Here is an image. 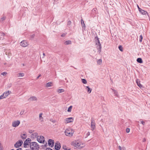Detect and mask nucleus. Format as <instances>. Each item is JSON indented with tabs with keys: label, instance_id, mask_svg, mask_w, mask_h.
<instances>
[{
	"label": "nucleus",
	"instance_id": "nucleus-26",
	"mask_svg": "<svg viewBox=\"0 0 150 150\" xmlns=\"http://www.w3.org/2000/svg\"><path fill=\"white\" fill-rule=\"evenodd\" d=\"M81 23L82 27H85V24L84 23L83 21V19H81Z\"/></svg>",
	"mask_w": 150,
	"mask_h": 150
},
{
	"label": "nucleus",
	"instance_id": "nucleus-11",
	"mask_svg": "<svg viewBox=\"0 0 150 150\" xmlns=\"http://www.w3.org/2000/svg\"><path fill=\"white\" fill-rule=\"evenodd\" d=\"M20 45L23 47H25L28 45V44L26 41L23 40L21 42Z\"/></svg>",
	"mask_w": 150,
	"mask_h": 150
},
{
	"label": "nucleus",
	"instance_id": "nucleus-63",
	"mask_svg": "<svg viewBox=\"0 0 150 150\" xmlns=\"http://www.w3.org/2000/svg\"><path fill=\"white\" fill-rule=\"evenodd\" d=\"M6 54H7L6 53Z\"/></svg>",
	"mask_w": 150,
	"mask_h": 150
},
{
	"label": "nucleus",
	"instance_id": "nucleus-12",
	"mask_svg": "<svg viewBox=\"0 0 150 150\" xmlns=\"http://www.w3.org/2000/svg\"><path fill=\"white\" fill-rule=\"evenodd\" d=\"M74 119L72 117H69L65 119V123H67L71 122L73 121Z\"/></svg>",
	"mask_w": 150,
	"mask_h": 150
},
{
	"label": "nucleus",
	"instance_id": "nucleus-16",
	"mask_svg": "<svg viewBox=\"0 0 150 150\" xmlns=\"http://www.w3.org/2000/svg\"><path fill=\"white\" fill-rule=\"evenodd\" d=\"M136 83L137 84V85L141 88L142 87V85L140 83V81L139 79H137L136 81Z\"/></svg>",
	"mask_w": 150,
	"mask_h": 150
},
{
	"label": "nucleus",
	"instance_id": "nucleus-54",
	"mask_svg": "<svg viewBox=\"0 0 150 150\" xmlns=\"http://www.w3.org/2000/svg\"><path fill=\"white\" fill-rule=\"evenodd\" d=\"M11 84H10L8 85V86L9 87H10L11 86Z\"/></svg>",
	"mask_w": 150,
	"mask_h": 150
},
{
	"label": "nucleus",
	"instance_id": "nucleus-60",
	"mask_svg": "<svg viewBox=\"0 0 150 150\" xmlns=\"http://www.w3.org/2000/svg\"><path fill=\"white\" fill-rule=\"evenodd\" d=\"M23 66H24V65H25V64H23Z\"/></svg>",
	"mask_w": 150,
	"mask_h": 150
},
{
	"label": "nucleus",
	"instance_id": "nucleus-51",
	"mask_svg": "<svg viewBox=\"0 0 150 150\" xmlns=\"http://www.w3.org/2000/svg\"><path fill=\"white\" fill-rule=\"evenodd\" d=\"M146 141V139L145 138H144L143 140V142H144Z\"/></svg>",
	"mask_w": 150,
	"mask_h": 150
},
{
	"label": "nucleus",
	"instance_id": "nucleus-49",
	"mask_svg": "<svg viewBox=\"0 0 150 150\" xmlns=\"http://www.w3.org/2000/svg\"><path fill=\"white\" fill-rule=\"evenodd\" d=\"M96 9H94V8H93V10H92V11L93 12H94L95 11H96Z\"/></svg>",
	"mask_w": 150,
	"mask_h": 150
},
{
	"label": "nucleus",
	"instance_id": "nucleus-25",
	"mask_svg": "<svg viewBox=\"0 0 150 150\" xmlns=\"http://www.w3.org/2000/svg\"><path fill=\"white\" fill-rule=\"evenodd\" d=\"M86 89H87V91L89 93H90L91 91V89L88 86H86Z\"/></svg>",
	"mask_w": 150,
	"mask_h": 150
},
{
	"label": "nucleus",
	"instance_id": "nucleus-3",
	"mask_svg": "<svg viewBox=\"0 0 150 150\" xmlns=\"http://www.w3.org/2000/svg\"><path fill=\"white\" fill-rule=\"evenodd\" d=\"M74 131L70 128L67 129L64 131L65 134L67 136H72L74 133Z\"/></svg>",
	"mask_w": 150,
	"mask_h": 150
},
{
	"label": "nucleus",
	"instance_id": "nucleus-58",
	"mask_svg": "<svg viewBox=\"0 0 150 150\" xmlns=\"http://www.w3.org/2000/svg\"><path fill=\"white\" fill-rule=\"evenodd\" d=\"M10 54H9L8 55V56H10Z\"/></svg>",
	"mask_w": 150,
	"mask_h": 150
},
{
	"label": "nucleus",
	"instance_id": "nucleus-15",
	"mask_svg": "<svg viewBox=\"0 0 150 150\" xmlns=\"http://www.w3.org/2000/svg\"><path fill=\"white\" fill-rule=\"evenodd\" d=\"M5 35V34L3 33L0 32V40H3L4 39V37Z\"/></svg>",
	"mask_w": 150,
	"mask_h": 150
},
{
	"label": "nucleus",
	"instance_id": "nucleus-13",
	"mask_svg": "<svg viewBox=\"0 0 150 150\" xmlns=\"http://www.w3.org/2000/svg\"><path fill=\"white\" fill-rule=\"evenodd\" d=\"M38 134L37 133L35 132L32 134L31 135V137L32 138H35L36 137H38Z\"/></svg>",
	"mask_w": 150,
	"mask_h": 150
},
{
	"label": "nucleus",
	"instance_id": "nucleus-17",
	"mask_svg": "<svg viewBox=\"0 0 150 150\" xmlns=\"http://www.w3.org/2000/svg\"><path fill=\"white\" fill-rule=\"evenodd\" d=\"M29 100L30 101H35L37 100V98L33 96L30 97L29 98Z\"/></svg>",
	"mask_w": 150,
	"mask_h": 150
},
{
	"label": "nucleus",
	"instance_id": "nucleus-21",
	"mask_svg": "<svg viewBox=\"0 0 150 150\" xmlns=\"http://www.w3.org/2000/svg\"><path fill=\"white\" fill-rule=\"evenodd\" d=\"M21 137L23 139H26L27 137V135L26 134H21Z\"/></svg>",
	"mask_w": 150,
	"mask_h": 150
},
{
	"label": "nucleus",
	"instance_id": "nucleus-56",
	"mask_svg": "<svg viewBox=\"0 0 150 150\" xmlns=\"http://www.w3.org/2000/svg\"><path fill=\"white\" fill-rule=\"evenodd\" d=\"M43 55H44V56L45 55V54L44 53H43Z\"/></svg>",
	"mask_w": 150,
	"mask_h": 150
},
{
	"label": "nucleus",
	"instance_id": "nucleus-52",
	"mask_svg": "<svg viewBox=\"0 0 150 150\" xmlns=\"http://www.w3.org/2000/svg\"><path fill=\"white\" fill-rule=\"evenodd\" d=\"M22 149L21 148H19L16 149V150H22Z\"/></svg>",
	"mask_w": 150,
	"mask_h": 150
},
{
	"label": "nucleus",
	"instance_id": "nucleus-19",
	"mask_svg": "<svg viewBox=\"0 0 150 150\" xmlns=\"http://www.w3.org/2000/svg\"><path fill=\"white\" fill-rule=\"evenodd\" d=\"M97 62L98 64L100 65L102 63V60L101 59H97Z\"/></svg>",
	"mask_w": 150,
	"mask_h": 150
},
{
	"label": "nucleus",
	"instance_id": "nucleus-31",
	"mask_svg": "<svg viewBox=\"0 0 150 150\" xmlns=\"http://www.w3.org/2000/svg\"><path fill=\"white\" fill-rule=\"evenodd\" d=\"M81 81L84 84H86L87 83L86 80L85 79H82Z\"/></svg>",
	"mask_w": 150,
	"mask_h": 150
},
{
	"label": "nucleus",
	"instance_id": "nucleus-46",
	"mask_svg": "<svg viewBox=\"0 0 150 150\" xmlns=\"http://www.w3.org/2000/svg\"><path fill=\"white\" fill-rule=\"evenodd\" d=\"M35 36V35L34 34H33V35H32L31 36V37L32 38H34Z\"/></svg>",
	"mask_w": 150,
	"mask_h": 150
},
{
	"label": "nucleus",
	"instance_id": "nucleus-35",
	"mask_svg": "<svg viewBox=\"0 0 150 150\" xmlns=\"http://www.w3.org/2000/svg\"><path fill=\"white\" fill-rule=\"evenodd\" d=\"M143 39V37L142 35H141L139 36V42H141L142 41V40Z\"/></svg>",
	"mask_w": 150,
	"mask_h": 150
},
{
	"label": "nucleus",
	"instance_id": "nucleus-37",
	"mask_svg": "<svg viewBox=\"0 0 150 150\" xmlns=\"http://www.w3.org/2000/svg\"><path fill=\"white\" fill-rule=\"evenodd\" d=\"M7 74V73L6 72H3L1 73V75L4 76H5Z\"/></svg>",
	"mask_w": 150,
	"mask_h": 150
},
{
	"label": "nucleus",
	"instance_id": "nucleus-24",
	"mask_svg": "<svg viewBox=\"0 0 150 150\" xmlns=\"http://www.w3.org/2000/svg\"><path fill=\"white\" fill-rule=\"evenodd\" d=\"M42 113H40L39 115L40 120H41V122H42L43 121V118L42 117Z\"/></svg>",
	"mask_w": 150,
	"mask_h": 150
},
{
	"label": "nucleus",
	"instance_id": "nucleus-5",
	"mask_svg": "<svg viewBox=\"0 0 150 150\" xmlns=\"http://www.w3.org/2000/svg\"><path fill=\"white\" fill-rule=\"evenodd\" d=\"M37 140L40 143H43L45 141L44 137L42 136H38V137H37Z\"/></svg>",
	"mask_w": 150,
	"mask_h": 150
},
{
	"label": "nucleus",
	"instance_id": "nucleus-43",
	"mask_svg": "<svg viewBox=\"0 0 150 150\" xmlns=\"http://www.w3.org/2000/svg\"><path fill=\"white\" fill-rule=\"evenodd\" d=\"M137 7H138V8L139 9V10L140 12L142 9L141 8H140L138 5L137 6Z\"/></svg>",
	"mask_w": 150,
	"mask_h": 150
},
{
	"label": "nucleus",
	"instance_id": "nucleus-55",
	"mask_svg": "<svg viewBox=\"0 0 150 150\" xmlns=\"http://www.w3.org/2000/svg\"><path fill=\"white\" fill-rule=\"evenodd\" d=\"M45 147H46L47 146V143H46L45 145Z\"/></svg>",
	"mask_w": 150,
	"mask_h": 150
},
{
	"label": "nucleus",
	"instance_id": "nucleus-47",
	"mask_svg": "<svg viewBox=\"0 0 150 150\" xmlns=\"http://www.w3.org/2000/svg\"><path fill=\"white\" fill-rule=\"evenodd\" d=\"M63 148L65 150H67V148L65 146H63Z\"/></svg>",
	"mask_w": 150,
	"mask_h": 150
},
{
	"label": "nucleus",
	"instance_id": "nucleus-27",
	"mask_svg": "<svg viewBox=\"0 0 150 150\" xmlns=\"http://www.w3.org/2000/svg\"><path fill=\"white\" fill-rule=\"evenodd\" d=\"M57 91L58 93H60L64 92V90L63 89H59L57 90Z\"/></svg>",
	"mask_w": 150,
	"mask_h": 150
},
{
	"label": "nucleus",
	"instance_id": "nucleus-1",
	"mask_svg": "<svg viewBox=\"0 0 150 150\" xmlns=\"http://www.w3.org/2000/svg\"><path fill=\"white\" fill-rule=\"evenodd\" d=\"M71 145L74 147L75 149H80L84 147V146H81L80 142L79 140H75L72 142Z\"/></svg>",
	"mask_w": 150,
	"mask_h": 150
},
{
	"label": "nucleus",
	"instance_id": "nucleus-62",
	"mask_svg": "<svg viewBox=\"0 0 150 150\" xmlns=\"http://www.w3.org/2000/svg\"><path fill=\"white\" fill-rule=\"evenodd\" d=\"M42 58H44V57H42Z\"/></svg>",
	"mask_w": 150,
	"mask_h": 150
},
{
	"label": "nucleus",
	"instance_id": "nucleus-61",
	"mask_svg": "<svg viewBox=\"0 0 150 150\" xmlns=\"http://www.w3.org/2000/svg\"><path fill=\"white\" fill-rule=\"evenodd\" d=\"M11 150H14L13 149H12Z\"/></svg>",
	"mask_w": 150,
	"mask_h": 150
},
{
	"label": "nucleus",
	"instance_id": "nucleus-44",
	"mask_svg": "<svg viewBox=\"0 0 150 150\" xmlns=\"http://www.w3.org/2000/svg\"><path fill=\"white\" fill-rule=\"evenodd\" d=\"M141 123L143 125H144L145 124V122L143 121H142L141 122Z\"/></svg>",
	"mask_w": 150,
	"mask_h": 150
},
{
	"label": "nucleus",
	"instance_id": "nucleus-39",
	"mask_svg": "<svg viewBox=\"0 0 150 150\" xmlns=\"http://www.w3.org/2000/svg\"><path fill=\"white\" fill-rule=\"evenodd\" d=\"M24 111H25L24 110H22L21 111V112H20V114L21 115H22L23 114Z\"/></svg>",
	"mask_w": 150,
	"mask_h": 150
},
{
	"label": "nucleus",
	"instance_id": "nucleus-28",
	"mask_svg": "<svg viewBox=\"0 0 150 150\" xmlns=\"http://www.w3.org/2000/svg\"><path fill=\"white\" fill-rule=\"evenodd\" d=\"M24 147H27V146L29 145V144L28 142L26 141V140L24 142Z\"/></svg>",
	"mask_w": 150,
	"mask_h": 150
},
{
	"label": "nucleus",
	"instance_id": "nucleus-9",
	"mask_svg": "<svg viewBox=\"0 0 150 150\" xmlns=\"http://www.w3.org/2000/svg\"><path fill=\"white\" fill-rule=\"evenodd\" d=\"M20 124V121L19 120H17L13 122L12 125L13 127H16L18 126Z\"/></svg>",
	"mask_w": 150,
	"mask_h": 150
},
{
	"label": "nucleus",
	"instance_id": "nucleus-4",
	"mask_svg": "<svg viewBox=\"0 0 150 150\" xmlns=\"http://www.w3.org/2000/svg\"><path fill=\"white\" fill-rule=\"evenodd\" d=\"M97 40H96V47L99 51H100L101 49V45L98 38H97Z\"/></svg>",
	"mask_w": 150,
	"mask_h": 150
},
{
	"label": "nucleus",
	"instance_id": "nucleus-14",
	"mask_svg": "<svg viewBox=\"0 0 150 150\" xmlns=\"http://www.w3.org/2000/svg\"><path fill=\"white\" fill-rule=\"evenodd\" d=\"M140 13L143 15H148V13L147 12L142 9L140 12Z\"/></svg>",
	"mask_w": 150,
	"mask_h": 150
},
{
	"label": "nucleus",
	"instance_id": "nucleus-36",
	"mask_svg": "<svg viewBox=\"0 0 150 150\" xmlns=\"http://www.w3.org/2000/svg\"><path fill=\"white\" fill-rule=\"evenodd\" d=\"M119 50L120 51H122L123 48H122V47L120 45L119 46Z\"/></svg>",
	"mask_w": 150,
	"mask_h": 150
},
{
	"label": "nucleus",
	"instance_id": "nucleus-30",
	"mask_svg": "<svg viewBox=\"0 0 150 150\" xmlns=\"http://www.w3.org/2000/svg\"><path fill=\"white\" fill-rule=\"evenodd\" d=\"M6 97V96H5V94L3 93L2 95L1 96H0V99H2L4 98H5Z\"/></svg>",
	"mask_w": 150,
	"mask_h": 150
},
{
	"label": "nucleus",
	"instance_id": "nucleus-53",
	"mask_svg": "<svg viewBox=\"0 0 150 150\" xmlns=\"http://www.w3.org/2000/svg\"><path fill=\"white\" fill-rule=\"evenodd\" d=\"M87 134L88 136H89L90 135V132H88L87 133Z\"/></svg>",
	"mask_w": 150,
	"mask_h": 150
},
{
	"label": "nucleus",
	"instance_id": "nucleus-42",
	"mask_svg": "<svg viewBox=\"0 0 150 150\" xmlns=\"http://www.w3.org/2000/svg\"><path fill=\"white\" fill-rule=\"evenodd\" d=\"M66 35V34L64 33L61 35V36L62 37H64Z\"/></svg>",
	"mask_w": 150,
	"mask_h": 150
},
{
	"label": "nucleus",
	"instance_id": "nucleus-22",
	"mask_svg": "<svg viewBox=\"0 0 150 150\" xmlns=\"http://www.w3.org/2000/svg\"><path fill=\"white\" fill-rule=\"evenodd\" d=\"M111 89L112 90L115 96L118 97V94L117 92L116 91L112 88H111Z\"/></svg>",
	"mask_w": 150,
	"mask_h": 150
},
{
	"label": "nucleus",
	"instance_id": "nucleus-57",
	"mask_svg": "<svg viewBox=\"0 0 150 150\" xmlns=\"http://www.w3.org/2000/svg\"><path fill=\"white\" fill-rule=\"evenodd\" d=\"M2 150V149L1 148V147L0 146V150Z\"/></svg>",
	"mask_w": 150,
	"mask_h": 150
},
{
	"label": "nucleus",
	"instance_id": "nucleus-18",
	"mask_svg": "<svg viewBox=\"0 0 150 150\" xmlns=\"http://www.w3.org/2000/svg\"><path fill=\"white\" fill-rule=\"evenodd\" d=\"M137 62L139 63H142L143 62L142 59L141 58H138L137 59Z\"/></svg>",
	"mask_w": 150,
	"mask_h": 150
},
{
	"label": "nucleus",
	"instance_id": "nucleus-2",
	"mask_svg": "<svg viewBox=\"0 0 150 150\" xmlns=\"http://www.w3.org/2000/svg\"><path fill=\"white\" fill-rule=\"evenodd\" d=\"M30 148L32 150H38L39 149V146L35 142H32L30 144Z\"/></svg>",
	"mask_w": 150,
	"mask_h": 150
},
{
	"label": "nucleus",
	"instance_id": "nucleus-50",
	"mask_svg": "<svg viewBox=\"0 0 150 150\" xmlns=\"http://www.w3.org/2000/svg\"><path fill=\"white\" fill-rule=\"evenodd\" d=\"M118 149L119 150H121V146H119L118 147Z\"/></svg>",
	"mask_w": 150,
	"mask_h": 150
},
{
	"label": "nucleus",
	"instance_id": "nucleus-10",
	"mask_svg": "<svg viewBox=\"0 0 150 150\" xmlns=\"http://www.w3.org/2000/svg\"><path fill=\"white\" fill-rule=\"evenodd\" d=\"M91 127L92 130L95 129L96 127L95 121L93 118H92L91 120Z\"/></svg>",
	"mask_w": 150,
	"mask_h": 150
},
{
	"label": "nucleus",
	"instance_id": "nucleus-33",
	"mask_svg": "<svg viewBox=\"0 0 150 150\" xmlns=\"http://www.w3.org/2000/svg\"><path fill=\"white\" fill-rule=\"evenodd\" d=\"M72 106H70L68 109L67 111L68 112H70L71 111L72 108Z\"/></svg>",
	"mask_w": 150,
	"mask_h": 150
},
{
	"label": "nucleus",
	"instance_id": "nucleus-34",
	"mask_svg": "<svg viewBox=\"0 0 150 150\" xmlns=\"http://www.w3.org/2000/svg\"><path fill=\"white\" fill-rule=\"evenodd\" d=\"M26 142H28V144H30V143H31V142H30L31 141V140L30 139V138H28V139H27L26 140Z\"/></svg>",
	"mask_w": 150,
	"mask_h": 150
},
{
	"label": "nucleus",
	"instance_id": "nucleus-6",
	"mask_svg": "<svg viewBox=\"0 0 150 150\" xmlns=\"http://www.w3.org/2000/svg\"><path fill=\"white\" fill-rule=\"evenodd\" d=\"M23 142L21 140H19L17 141L14 144V146L16 148H18L21 146Z\"/></svg>",
	"mask_w": 150,
	"mask_h": 150
},
{
	"label": "nucleus",
	"instance_id": "nucleus-38",
	"mask_svg": "<svg viewBox=\"0 0 150 150\" xmlns=\"http://www.w3.org/2000/svg\"><path fill=\"white\" fill-rule=\"evenodd\" d=\"M71 22L70 21H68L67 25L68 26H69L71 24Z\"/></svg>",
	"mask_w": 150,
	"mask_h": 150
},
{
	"label": "nucleus",
	"instance_id": "nucleus-23",
	"mask_svg": "<svg viewBox=\"0 0 150 150\" xmlns=\"http://www.w3.org/2000/svg\"><path fill=\"white\" fill-rule=\"evenodd\" d=\"M71 44V42L70 40H67L65 41L64 44L66 45H70Z\"/></svg>",
	"mask_w": 150,
	"mask_h": 150
},
{
	"label": "nucleus",
	"instance_id": "nucleus-45",
	"mask_svg": "<svg viewBox=\"0 0 150 150\" xmlns=\"http://www.w3.org/2000/svg\"><path fill=\"white\" fill-rule=\"evenodd\" d=\"M45 150H53L50 148H47Z\"/></svg>",
	"mask_w": 150,
	"mask_h": 150
},
{
	"label": "nucleus",
	"instance_id": "nucleus-32",
	"mask_svg": "<svg viewBox=\"0 0 150 150\" xmlns=\"http://www.w3.org/2000/svg\"><path fill=\"white\" fill-rule=\"evenodd\" d=\"M18 74H19V75L18 76V77H23L24 75V74L23 73H19Z\"/></svg>",
	"mask_w": 150,
	"mask_h": 150
},
{
	"label": "nucleus",
	"instance_id": "nucleus-7",
	"mask_svg": "<svg viewBox=\"0 0 150 150\" xmlns=\"http://www.w3.org/2000/svg\"><path fill=\"white\" fill-rule=\"evenodd\" d=\"M54 148L56 150H59L61 148V145L58 142H56L55 143Z\"/></svg>",
	"mask_w": 150,
	"mask_h": 150
},
{
	"label": "nucleus",
	"instance_id": "nucleus-8",
	"mask_svg": "<svg viewBox=\"0 0 150 150\" xmlns=\"http://www.w3.org/2000/svg\"><path fill=\"white\" fill-rule=\"evenodd\" d=\"M48 144L49 146H50L51 147H52L54 145V142L53 140L50 139L48 140Z\"/></svg>",
	"mask_w": 150,
	"mask_h": 150
},
{
	"label": "nucleus",
	"instance_id": "nucleus-20",
	"mask_svg": "<svg viewBox=\"0 0 150 150\" xmlns=\"http://www.w3.org/2000/svg\"><path fill=\"white\" fill-rule=\"evenodd\" d=\"M11 93V91H7L4 92V94H5V96L6 97L10 94Z\"/></svg>",
	"mask_w": 150,
	"mask_h": 150
},
{
	"label": "nucleus",
	"instance_id": "nucleus-29",
	"mask_svg": "<svg viewBox=\"0 0 150 150\" xmlns=\"http://www.w3.org/2000/svg\"><path fill=\"white\" fill-rule=\"evenodd\" d=\"M46 86L47 87H49L52 86V83L51 82H48L46 83Z\"/></svg>",
	"mask_w": 150,
	"mask_h": 150
},
{
	"label": "nucleus",
	"instance_id": "nucleus-41",
	"mask_svg": "<svg viewBox=\"0 0 150 150\" xmlns=\"http://www.w3.org/2000/svg\"><path fill=\"white\" fill-rule=\"evenodd\" d=\"M126 131L127 133H129L130 131V129L129 128H127L126 129Z\"/></svg>",
	"mask_w": 150,
	"mask_h": 150
},
{
	"label": "nucleus",
	"instance_id": "nucleus-48",
	"mask_svg": "<svg viewBox=\"0 0 150 150\" xmlns=\"http://www.w3.org/2000/svg\"><path fill=\"white\" fill-rule=\"evenodd\" d=\"M41 76L40 74L38 77H37L36 79H38Z\"/></svg>",
	"mask_w": 150,
	"mask_h": 150
},
{
	"label": "nucleus",
	"instance_id": "nucleus-59",
	"mask_svg": "<svg viewBox=\"0 0 150 150\" xmlns=\"http://www.w3.org/2000/svg\"><path fill=\"white\" fill-rule=\"evenodd\" d=\"M30 132V133H32V132L30 131V132Z\"/></svg>",
	"mask_w": 150,
	"mask_h": 150
},
{
	"label": "nucleus",
	"instance_id": "nucleus-40",
	"mask_svg": "<svg viewBox=\"0 0 150 150\" xmlns=\"http://www.w3.org/2000/svg\"><path fill=\"white\" fill-rule=\"evenodd\" d=\"M6 19V17L5 16H3L1 18V21H3L4 20Z\"/></svg>",
	"mask_w": 150,
	"mask_h": 150
}]
</instances>
